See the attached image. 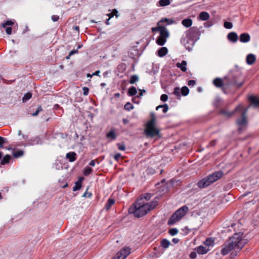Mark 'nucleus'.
<instances>
[{
    "instance_id": "nucleus-1",
    "label": "nucleus",
    "mask_w": 259,
    "mask_h": 259,
    "mask_svg": "<svg viewBox=\"0 0 259 259\" xmlns=\"http://www.w3.org/2000/svg\"><path fill=\"white\" fill-rule=\"evenodd\" d=\"M157 204V201H153L150 203H145L143 198H141L129 208L128 212L130 213L133 214L136 218H140L154 209Z\"/></svg>"
},
{
    "instance_id": "nucleus-2",
    "label": "nucleus",
    "mask_w": 259,
    "mask_h": 259,
    "mask_svg": "<svg viewBox=\"0 0 259 259\" xmlns=\"http://www.w3.org/2000/svg\"><path fill=\"white\" fill-rule=\"evenodd\" d=\"M242 234L241 233L234 234L223 245L221 254L223 255H226L233 249L236 250L237 251H239L246 243V241L242 239Z\"/></svg>"
},
{
    "instance_id": "nucleus-3",
    "label": "nucleus",
    "mask_w": 259,
    "mask_h": 259,
    "mask_svg": "<svg viewBox=\"0 0 259 259\" xmlns=\"http://www.w3.org/2000/svg\"><path fill=\"white\" fill-rule=\"evenodd\" d=\"M155 115L151 114V119L147 122L145 130V134L147 137H160L159 131L155 127Z\"/></svg>"
},
{
    "instance_id": "nucleus-4",
    "label": "nucleus",
    "mask_w": 259,
    "mask_h": 259,
    "mask_svg": "<svg viewBox=\"0 0 259 259\" xmlns=\"http://www.w3.org/2000/svg\"><path fill=\"white\" fill-rule=\"evenodd\" d=\"M189 208L185 205L177 210L170 218L168 221V225H173L179 221L188 211Z\"/></svg>"
},
{
    "instance_id": "nucleus-5",
    "label": "nucleus",
    "mask_w": 259,
    "mask_h": 259,
    "mask_svg": "<svg viewBox=\"0 0 259 259\" xmlns=\"http://www.w3.org/2000/svg\"><path fill=\"white\" fill-rule=\"evenodd\" d=\"M248 106L245 110H239L241 113V117L239 118L237 121L236 123L238 126V131L240 132L243 131L247 124V119L246 118V113L249 108Z\"/></svg>"
},
{
    "instance_id": "nucleus-6",
    "label": "nucleus",
    "mask_w": 259,
    "mask_h": 259,
    "mask_svg": "<svg viewBox=\"0 0 259 259\" xmlns=\"http://www.w3.org/2000/svg\"><path fill=\"white\" fill-rule=\"evenodd\" d=\"M214 182V179L211 174L200 181L198 183V186L199 188H204L210 185L211 184Z\"/></svg>"
},
{
    "instance_id": "nucleus-7",
    "label": "nucleus",
    "mask_w": 259,
    "mask_h": 259,
    "mask_svg": "<svg viewBox=\"0 0 259 259\" xmlns=\"http://www.w3.org/2000/svg\"><path fill=\"white\" fill-rule=\"evenodd\" d=\"M130 253V248L125 247L119 251L112 259H125Z\"/></svg>"
},
{
    "instance_id": "nucleus-8",
    "label": "nucleus",
    "mask_w": 259,
    "mask_h": 259,
    "mask_svg": "<svg viewBox=\"0 0 259 259\" xmlns=\"http://www.w3.org/2000/svg\"><path fill=\"white\" fill-rule=\"evenodd\" d=\"M188 33L193 38H198L200 35L199 29L197 27H193L189 29Z\"/></svg>"
},
{
    "instance_id": "nucleus-9",
    "label": "nucleus",
    "mask_w": 259,
    "mask_h": 259,
    "mask_svg": "<svg viewBox=\"0 0 259 259\" xmlns=\"http://www.w3.org/2000/svg\"><path fill=\"white\" fill-rule=\"evenodd\" d=\"M243 110V106L242 105H239L238 106H237L235 109L234 110V111L233 112H228L227 111H226V110H223L221 111V113L224 114V115L226 116H228V117H230L231 116L234 112H239V110Z\"/></svg>"
},
{
    "instance_id": "nucleus-10",
    "label": "nucleus",
    "mask_w": 259,
    "mask_h": 259,
    "mask_svg": "<svg viewBox=\"0 0 259 259\" xmlns=\"http://www.w3.org/2000/svg\"><path fill=\"white\" fill-rule=\"evenodd\" d=\"M160 32V36L164 38H167L169 36L167 29L163 26H159L157 28Z\"/></svg>"
},
{
    "instance_id": "nucleus-11",
    "label": "nucleus",
    "mask_w": 259,
    "mask_h": 259,
    "mask_svg": "<svg viewBox=\"0 0 259 259\" xmlns=\"http://www.w3.org/2000/svg\"><path fill=\"white\" fill-rule=\"evenodd\" d=\"M250 39V36L247 33H243L240 35L239 40L242 42H247Z\"/></svg>"
},
{
    "instance_id": "nucleus-12",
    "label": "nucleus",
    "mask_w": 259,
    "mask_h": 259,
    "mask_svg": "<svg viewBox=\"0 0 259 259\" xmlns=\"http://www.w3.org/2000/svg\"><path fill=\"white\" fill-rule=\"evenodd\" d=\"M197 252L199 254H206L209 250L208 247H204L202 245H200L196 249Z\"/></svg>"
},
{
    "instance_id": "nucleus-13",
    "label": "nucleus",
    "mask_w": 259,
    "mask_h": 259,
    "mask_svg": "<svg viewBox=\"0 0 259 259\" xmlns=\"http://www.w3.org/2000/svg\"><path fill=\"white\" fill-rule=\"evenodd\" d=\"M227 38L230 41L235 42L238 40V35L236 33L231 32L228 34Z\"/></svg>"
},
{
    "instance_id": "nucleus-14",
    "label": "nucleus",
    "mask_w": 259,
    "mask_h": 259,
    "mask_svg": "<svg viewBox=\"0 0 259 259\" xmlns=\"http://www.w3.org/2000/svg\"><path fill=\"white\" fill-rule=\"evenodd\" d=\"M255 61V56L252 54H249L246 57V63L248 64L252 65L253 64Z\"/></svg>"
},
{
    "instance_id": "nucleus-15",
    "label": "nucleus",
    "mask_w": 259,
    "mask_h": 259,
    "mask_svg": "<svg viewBox=\"0 0 259 259\" xmlns=\"http://www.w3.org/2000/svg\"><path fill=\"white\" fill-rule=\"evenodd\" d=\"M209 14L206 12H201L198 16V18L202 21H205L209 18Z\"/></svg>"
},
{
    "instance_id": "nucleus-16",
    "label": "nucleus",
    "mask_w": 259,
    "mask_h": 259,
    "mask_svg": "<svg viewBox=\"0 0 259 259\" xmlns=\"http://www.w3.org/2000/svg\"><path fill=\"white\" fill-rule=\"evenodd\" d=\"M186 66H187V62L185 60L182 61L181 63H178L177 64V67L178 68H180L181 69V70L183 72L186 71V70H187Z\"/></svg>"
},
{
    "instance_id": "nucleus-17",
    "label": "nucleus",
    "mask_w": 259,
    "mask_h": 259,
    "mask_svg": "<svg viewBox=\"0 0 259 259\" xmlns=\"http://www.w3.org/2000/svg\"><path fill=\"white\" fill-rule=\"evenodd\" d=\"M213 83L217 88H222L223 86V80L220 78H216L213 80Z\"/></svg>"
},
{
    "instance_id": "nucleus-18",
    "label": "nucleus",
    "mask_w": 259,
    "mask_h": 259,
    "mask_svg": "<svg viewBox=\"0 0 259 259\" xmlns=\"http://www.w3.org/2000/svg\"><path fill=\"white\" fill-rule=\"evenodd\" d=\"M223 172L221 170L213 172L212 175L214 179L215 182L221 179L223 176Z\"/></svg>"
},
{
    "instance_id": "nucleus-19",
    "label": "nucleus",
    "mask_w": 259,
    "mask_h": 259,
    "mask_svg": "<svg viewBox=\"0 0 259 259\" xmlns=\"http://www.w3.org/2000/svg\"><path fill=\"white\" fill-rule=\"evenodd\" d=\"M168 50L166 47H162L158 50V55L159 57H162L166 55Z\"/></svg>"
},
{
    "instance_id": "nucleus-20",
    "label": "nucleus",
    "mask_w": 259,
    "mask_h": 259,
    "mask_svg": "<svg viewBox=\"0 0 259 259\" xmlns=\"http://www.w3.org/2000/svg\"><path fill=\"white\" fill-rule=\"evenodd\" d=\"M249 100L254 106H259V97L257 98L253 96H251L249 98Z\"/></svg>"
},
{
    "instance_id": "nucleus-21",
    "label": "nucleus",
    "mask_w": 259,
    "mask_h": 259,
    "mask_svg": "<svg viewBox=\"0 0 259 259\" xmlns=\"http://www.w3.org/2000/svg\"><path fill=\"white\" fill-rule=\"evenodd\" d=\"M76 153L75 152H69L67 153L66 158L69 159V161L73 162L76 160Z\"/></svg>"
},
{
    "instance_id": "nucleus-22",
    "label": "nucleus",
    "mask_w": 259,
    "mask_h": 259,
    "mask_svg": "<svg viewBox=\"0 0 259 259\" xmlns=\"http://www.w3.org/2000/svg\"><path fill=\"white\" fill-rule=\"evenodd\" d=\"M182 24L185 27H189L192 24V20L189 18L185 19L182 20Z\"/></svg>"
},
{
    "instance_id": "nucleus-23",
    "label": "nucleus",
    "mask_w": 259,
    "mask_h": 259,
    "mask_svg": "<svg viewBox=\"0 0 259 259\" xmlns=\"http://www.w3.org/2000/svg\"><path fill=\"white\" fill-rule=\"evenodd\" d=\"M11 159V156L10 155L7 154L6 155L1 161V164L5 165L7 163H9L10 160Z\"/></svg>"
},
{
    "instance_id": "nucleus-24",
    "label": "nucleus",
    "mask_w": 259,
    "mask_h": 259,
    "mask_svg": "<svg viewBox=\"0 0 259 259\" xmlns=\"http://www.w3.org/2000/svg\"><path fill=\"white\" fill-rule=\"evenodd\" d=\"M204 244L207 246L206 247L212 246L214 245V239L212 238L207 239L204 241Z\"/></svg>"
},
{
    "instance_id": "nucleus-25",
    "label": "nucleus",
    "mask_w": 259,
    "mask_h": 259,
    "mask_svg": "<svg viewBox=\"0 0 259 259\" xmlns=\"http://www.w3.org/2000/svg\"><path fill=\"white\" fill-rule=\"evenodd\" d=\"M114 203L115 200L114 199L110 198L105 205V208L106 210H108L111 207V206L114 204Z\"/></svg>"
},
{
    "instance_id": "nucleus-26",
    "label": "nucleus",
    "mask_w": 259,
    "mask_h": 259,
    "mask_svg": "<svg viewBox=\"0 0 259 259\" xmlns=\"http://www.w3.org/2000/svg\"><path fill=\"white\" fill-rule=\"evenodd\" d=\"M83 178H80V180L75 183V186L73 188V191H75L80 189L81 187V180Z\"/></svg>"
},
{
    "instance_id": "nucleus-27",
    "label": "nucleus",
    "mask_w": 259,
    "mask_h": 259,
    "mask_svg": "<svg viewBox=\"0 0 259 259\" xmlns=\"http://www.w3.org/2000/svg\"><path fill=\"white\" fill-rule=\"evenodd\" d=\"M166 38L159 36L156 40V42L160 46H163L166 42Z\"/></svg>"
},
{
    "instance_id": "nucleus-28",
    "label": "nucleus",
    "mask_w": 259,
    "mask_h": 259,
    "mask_svg": "<svg viewBox=\"0 0 259 259\" xmlns=\"http://www.w3.org/2000/svg\"><path fill=\"white\" fill-rule=\"evenodd\" d=\"M137 93V89L135 87H132L130 88L127 92V94L130 96H133Z\"/></svg>"
},
{
    "instance_id": "nucleus-29",
    "label": "nucleus",
    "mask_w": 259,
    "mask_h": 259,
    "mask_svg": "<svg viewBox=\"0 0 259 259\" xmlns=\"http://www.w3.org/2000/svg\"><path fill=\"white\" fill-rule=\"evenodd\" d=\"M170 244V242L166 239L162 240L161 241V245L164 248H167Z\"/></svg>"
},
{
    "instance_id": "nucleus-30",
    "label": "nucleus",
    "mask_w": 259,
    "mask_h": 259,
    "mask_svg": "<svg viewBox=\"0 0 259 259\" xmlns=\"http://www.w3.org/2000/svg\"><path fill=\"white\" fill-rule=\"evenodd\" d=\"M159 4L161 7H164L170 4V0H160Z\"/></svg>"
},
{
    "instance_id": "nucleus-31",
    "label": "nucleus",
    "mask_w": 259,
    "mask_h": 259,
    "mask_svg": "<svg viewBox=\"0 0 259 259\" xmlns=\"http://www.w3.org/2000/svg\"><path fill=\"white\" fill-rule=\"evenodd\" d=\"M139 80V77L137 75H133L131 77L129 81L130 83L134 84Z\"/></svg>"
},
{
    "instance_id": "nucleus-32",
    "label": "nucleus",
    "mask_w": 259,
    "mask_h": 259,
    "mask_svg": "<svg viewBox=\"0 0 259 259\" xmlns=\"http://www.w3.org/2000/svg\"><path fill=\"white\" fill-rule=\"evenodd\" d=\"M181 91L182 95L184 96L188 95L189 93V90L186 86H184L183 87H182Z\"/></svg>"
},
{
    "instance_id": "nucleus-33",
    "label": "nucleus",
    "mask_w": 259,
    "mask_h": 259,
    "mask_svg": "<svg viewBox=\"0 0 259 259\" xmlns=\"http://www.w3.org/2000/svg\"><path fill=\"white\" fill-rule=\"evenodd\" d=\"M32 97V94L30 93H26L22 98L23 102H25L27 100H29Z\"/></svg>"
},
{
    "instance_id": "nucleus-34",
    "label": "nucleus",
    "mask_w": 259,
    "mask_h": 259,
    "mask_svg": "<svg viewBox=\"0 0 259 259\" xmlns=\"http://www.w3.org/2000/svg\"><path fill=\"white\" fill-rule=\"evenodd\" d=\"M107 137L108 138L115 139L116 138V134L114 131H111L107 133Z\"/></svg>"
},
{
    "instance_id": "nucleus-35",
    "label": "nucleus",
    "mask_w": 259,
    "mask_h": 259,
    "mask_svg": "<svg viewBox=\"0 0 259 259\" xmlns=\"http://www.w3.org/2000/svg\"><path fill=\"white\" fill-rule=\"evenodd\" d=\"M124 108L125 110L130 111L134 108V106L131 103L127 102L125 104Z\"/></svg>"
},
{
    "instance_id": "nucleus-36",
    "label": "nucleus",
    "mask_w": 259,
    "mask_h": 259,
    "mask_svg": "<svg viewBox=\"0 0 259 259\" xmlns=\"http://www.w3.org/2000/svg\"><path fill=\"white\" fill-rule=\"evenodd\" d=\"M24 152L23 151H18L13 153V155L15 158H18L23 156Z\"/></svg>"
},
{
    "instance_id": "nucleus-37",
    "label": "nucleus",
    "mask_w": 259,
    "mask_h": 259,
    "mask_svg": "<svg viewBox=\"0 0 259 259\" xmlns=\"http://www.w3.org/2000/svg\"><path fill=\"white\" fill-rule=\"evenodd\" d=\"M168 232L171 235L174 236L178 233V230L176 228H172L170 229Z\"/></svg>"
},
{
    "instance_id": "nucleus-38",
    "label": "nucleus",
    "mask_w": 259,
    "mask_h": 259,
    "mask_svg": "<svg viewBox=\"0 0 259 259\" xmlns=\"http://www.w3.org/2000/svg\"><path fill=\"white\" fill-rule=\"evenodd\" d=\"M7 143V140L6 138L0 136V148H2L3 147V144Z\"/></svg>"
},
{
    "instance_id": "nucleus-39",
    "label": "nucleus",
    "mask_w": 259,
    "mask_h": 259,
    "mask_svg": "<svg viewBox=\"0 0 259 259\" xmlns=\"http://www.w3.org/2000/svg\"><path fill=\"white\" fill-rule=\"evenodd\" d=\"M224 27L227 29H231L233 27V24L231 22L226 21L224 23Z\"/></svg>"
},
{
    "instance_id": "nucleus-40",
    "label": "nucleus",
    "mask_w": 259,
    "mask_h": 259,
    "mask_svg": "<svg viewBox=\"0 0 259 259\" xmlns=\"http://www.w3.org/2000/svg\"><path fill=\"white\" fill-rule=\"evenodd\" d=\"M92 171V169L91 167H86L84 171V175L85 176L89 175Z\"/></svg>"
},
{
    "instance_id": "nucleus-41",
    "label": "nucleus",
    "mask_w": 259,
    "mask_h": 259,
    "mask_svg": "<svg viewBox=\"0 0 259 259\" xmlns=\"http://www.w3.org/2000/svg\"><path fill=\"white\" fill-rule=\"evenodd\" d=\"M118 148L120 150L124 151L125 149V146L123 144L118 143L117 144Z\"/></svg>"
},
{
    "instance_id": "nucleus-42",
    "label": "nucleus",
    "mask_w": 259,
    "mask_h": 259,
    "mask_svg": "<svg viewBox=\"0 0 259 259\" xmlns=\"http://www.w3.org/2000/svg\"><path fill=\"white\" fill-rule=\"evenodd\" d=\"M42 110V108L40 106H39L37 108L36 111L34 113H32V115L33 116H37L39 112L41 111Z\"/></svg>"
},
{
    "instance_id": "nucleus-43",
    "label": "nucleus",
    "mask_w": 259,
    "mask_h": 259,
    "mask_svg": "<svg viewBox=\"0 0 259 259\" xmlns=\"http://www.w3.org/2000/svg\"><path fill=\"white\" fill-rule=\"evenodd\" d=\"M174 94L177 96H180V89L179 88H175L174 90Z\"/></svg>"
},
{
    "instance_id": "nucleus-44",
    "label": "nucleus",
    "mask_w": 259,
    "mask_h": 259,
    "mask_svg": "<svg viewBox=\"0 0 259 259\" xmlns=\"http://www.w3.org/2000/svg\"><path fill=\"white\" fill-rule=\"evenodd\" d=\"M168 99V96L166 94H162L160 97V100L163 102H165Z\"/></svg>"
},
{
    "instance_id": "nucleus-45",
    "label": "nucleus",
    "mask_w": 259,
    "mask_h": 259,
    "mask_svg": "<svg viewBox=\"0 0 259 259\" xmlns=\"http://www.w3.org/2000/svg\"><path fill=\"white\" fill-rule=\"evenodd\" d=\"M243 83L242 81L238 82L235 79H233V84L238 87H240L243 84Z\"/></svg>"
},
{
    "instance_id": "nucleus-46",
    "label": "nucleus",
    "mask_w": 259,
    "mask_h": 259,
    "mask_svg": "<svg viewBox=\"0 0 259 259\" xmlns=\"http://www.w3.org/2000/svg\"><path fill=\"white\" fill-rule=\"evenodd\" d=\"M14 24V22H13L11 21H7L5 23L3 24V27H6V26L8 25H12Z\"/></svg>"
},
{
    "instance_id": "nucleus-47",
    "label": "nucleus",
    "mask_w": 259,
    "mask_h": 259,
    "mask_svg": "<svg viewBox=\"0 0 259 259\" xmlns=\"http://www.w3.org/2000/svg\"><path fill=\"white\" fill-rule=\"evenodd\" d=\"M83 94L85 96H87L88 95L89 90L87 87H83Z\"/></svg>"
},
{
    "instance_id": "nucleus-48",
    "label": "nucleus",
    "mask_w": 259,
    "mask_h": 259,
    "mask_svg": "<svg viewBox=\"0 0 259 259\" xmlns=\"http://www.w3.org/2000/svg\"><path fill=\"white\" fill-rule=\"evenodd\" d=\"M196 84V81L194 80H190L188 82V85L189 86H194Z\"/></svg>"
},
{
    "instance_id": "nucleus-49",
    "label": "nucleus",
    "mask_w": 259,
    "mask_h": 259,
    "mask_svg": "<svg viewBox=\"0 0 259 259\" xmlns=\"http://www.w3.org/2000/svg\"><path fill=\"white\" fill-rule=\"evenodd\" d=\"M196 256H197L196 252H194V251L192 252L190 254V258H191L192 259L195 258L196 257Z\"/></svg>"
},
{
    "instance_id": "nucleus-50",
    "label": "nucleus",
    "mask_w": 259,
    "mask_h": 259,
    "mask_svg": "<svg viewBox=\"0 0 259 259\" xmlns=\"http://www.w3.org/2000/svg\"><path fill=\"white\" fill-rule=\"evenodd\" d=\"M59 19V16H57V15H53L52 16V20H53V21L54 22H56Z\"/></svg>"
},
{
    "instance_id": "nucleus-51",
    "label": "nucleus",
    "mask_w": 259,
    "mask_h": 259,
    "mask_svg": "<svg viewBox=\"0 0 259 259\" xmlns=\"http://www.w3.org/2000/svg\"><path fill=\"white\" fill-rule=\"evenodd\" d=\"M217 141L215 140L211 141L209 145H208V147H213L216 144Z\"/></svg>"
},
{
    "instance_id": "nucleus-52",
    "label": "nucleus",
    "mask_w": 259,
    "mask_h": 259,
    "mask_svg": "<svg viewBox=\"0 0 259 259\" xmlns=\"http://www.w3.org/2000/svg\"><path fill=\"white\" fill-rule=\"evenodd\" d=\"M163 113H166L168 111V106L166 104L163 105Z\"/></svg>"
},
{
    "instance_id": "nucleus-53",
    "label": "nucleus",
    "mask_w": 259,
    "mask_h": 259,
    "mask_svg": "<svg viewBox=\"0 0 259 259\" xmlns=\"http://www.w3.org/2000/svg\"><path fill=\"white\" fill-rule=\"evenodd\" d=\"M6 31L8 34H11L12 33V28L11 27H6Z\"/></svg>"
},
{
    "instance_id": "nucleus-54",
    "label": "nucleus",
    "mask_w": 259,
    "mask_h": 259,
    "mask_svg": "<svg viewBox=\"0 0 259 259\" xmlns=\"http://www.w3.org/2000/svg\"><path fill=\"white\" fill-rule=\"evenodd\" d=\"M112 16H115L116 17L118 16V11L116 9L113 10L112 12Z\"/></svg>"
},
{
    "instance_id": "nucleus-55",
    "label": "nucleus",
    "mask_w": 259,
    "mask_h": 259,
    "mask_svg": "<svg viewBox=\"0 0 259 259\" xmlns=\"http://www.w3.org/2000/svg\"><path fill=\"white\" fill-rule=\"evenodd\" d=\"M121 154L120 153H117L116 154H115L114 156V159L116 160H118V159L120 158V157H121Z\"/></svg>"
},
{
    "instance_id": "nucleus-56",
    "label": "nucleus",
    "mask_w": 259,
    "mask_h": 259,
    "mask_svg": "<svg viewBox=\"0 0 259 259\" xmlns=\"http://www.w3.org/2000/svg\"><path fill=\"white\" fill-rule=\"evenodd\" d=\"M77 53H78L77 50H73L70 52L69 54H70V55L72 56Z\"/></svg>"
},
{
    "instance_id": "nucleus-57",
    "label": "nucleus",
    "mask_w": 259,
    "mask_h": 259,
    "mask_svg": "<svg viewBox=\"0 0 259 259\" xmlns=\"http://www.w3.org/2000/svg\"><path fill=\"white\" fill-rule=\"evenodd\" d=\"M89 164L92 166H94L95 165V160H92L89 163Z\"/></svg>"
},
{
    "instance_id": "nucleus-58",
    "label": "nucleus",
    "mask_w": 259,
    "mask_h": 259,
    "mask_svg": "<svg viewBox=\"0 0 259 259\" xmlns=\"http://www.w3.org/2000/svg\"><path fill=\"white\" fill-rule=\"evenodd\" d=\"M150 197H151V195L149 194H147L146 196H145L144 199L148 200L150 199Z\"/></svg>"
},
{
    "instance_id": "nucleus-59",
    "label": "nucleus",
    "mask_w": 259,
    "mask_h": 259,
    "mask_svg": "<svg viewBox=\"0 0 259 259\" xmlns=\"http://www.w3.org/2000/svg\"><path fill=\"white\" fill-rule=\"evenodd\" d=\"M140 93H139V96L140 97V96H143V93H145V90H140Z\"/></svg>"
},
{
    "instance_id": "nucleus-60",
    "label": "nucleus",
    "mask_w": 259,
    "mask_h": 259,
    "mask_svg": "<svg viewBox=\"0 0 259 259\" xmlns=\"http://www.w3.org/2000/svg\"><path fill=\"white\" fill-rule=\"evenodd\" d=\"M100 73V71L97 70L95 73H93V75H99Z\"/></svg>"
},
{
    "instance_id": "nucleus-61",
    "label": "nucleus",
    "mask_w": 259,
    "mask_h": 259,
    "mask_svg": "<svg viewBox=\"0 0 259 259\" xmlns=\"http://www.w3.org/2000/svg\"><path fill=\"white\" fill-rule=\"evenodd\" d=\"M163 105H159L156 107V110H158L159 108H163Z\"/></svg>"
},
{
    "instance_id": "nucleus-62",
    "label": "nucleus",
    "mask_w": 259,
    "mask_h": 259,
    "mask_svg": "<svg viewBox=\"0 0 259 259\" xmlns=\"http://www.w3.org/2000/svg\"><path fill=\"white\" fill-rule=\"evenodd\" d=\"M107 16H109V18L110 19L111 17H113L114 16H112V12L107 14Z\"/></svg>"
},
{
    "instance_id": "nucleus-63",
    "label": "nucleus",
    "mask_w": 259,
    "mask_h": 259,
    "mask_svg": "<svg viewBox=\"0 0 259 259\" xmlns=\"http://www.w3.org/2000/svg\"><path fill=\"white\" fill-rule=\"evenodd\" d=\"M172 241H173L174 243H177V242H178V239H176V238H174V239H172Z\"/></svg>"
},
{
    "instance_id": "nucleus-64",
    "label": "nucleus",
    "mask_w": 259,
    "mask_h": 259,
    "mask_svg": "<svg viewBox=\"0 0 259 259\" xmlns=\"http://www.w3.org/2000/svg\"><path fill=\"white\" fill-rule=\"evenodd\" d=\"M93 76V74H90V73H88V74H87V77H90V78H91V77H92Z\"/></svg>"
}]
</instances>
